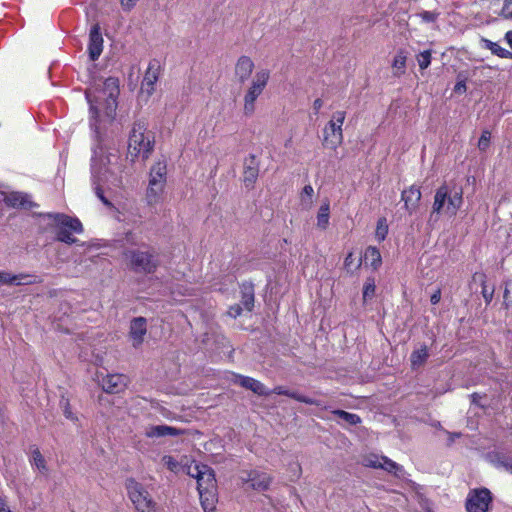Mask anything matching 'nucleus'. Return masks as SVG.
Listing matches in <instances>:
<instances>
[{
	"label": "nucleus",
	"mask_w": 512,
	"mask_h": 512,
	"mask_svg": "<svg viewBox=\"0 0 512 512\" xmlns=\"http://www.w3.org/2000/svg\"><path fill=\"white\" fill-rule=\"evenodd\" d=\"M376 285L374 278H367L363 286V300L372 299L375 295Z\"/></svg>",
	"instance_id": "obj_40"
},
{
	"label": "nucleus",
	"mask_w": 512,
	"mask_h": 512,
	"mask_svg": "<svg viewBox=\"0 0 512 512\" xmlns=\"http://www.w3.org/2000/svg\"><path fill=\"white\" fill-rule=\"evenodd\" d=\"M288 389H286L285 387L283 386H277L275 387L273 390H270V394L274 393V394H277V395H285V396H288Z\"/></svg>",
	"instance_id": "obj_53"
},
{
	"label": "nucleus",
	"mask_w": 512,
	"mask_h": 512,
	"mask_svg": "<svg viewBox=\"0 0 512 512\" xmlns=\"http://www.w3.org/2000/svg\"><path fill=\"white\" fill-rule=\"evenodd\" d=\"M254 69V62L248 56H241L235 65V76L240 83L247 81Z\"/></svg>",
	"instance_id": "obj_19"
},
{
	"label": "nucleus",
	"mask_w": 512,
	"mask_h": 512,
	"mask_svg": "<svg viewBox=\"0 0 512 512\" xmlns=\"http://www.w3.org/2000/svg\"><path fill=\"white\" fill-rule=\"evenodd\" d=\"M232 381L235 384H239L241 387L251 390L253 393L259 396H268L270 395V390L265 387L260 381L240 374H233Z\"/></svg>",
	"instance_id": "obj_13"
},
{
	"label": "nucleus",
	"mask_w": 512,
	"mask_h": 512,
	"mask_svg": "<svg viewBox=\"0 0 512 512\" xmlns=\"http://www.w3.org/2000/svg\"><path fill=\"white\" fill-rule=\"evenodd\" d=\"M241 306L247 311H252L254 306V290L252 285H243Z\"/></svg>",
	"instance_id": "obj_34"
},
{
	"label": "nucleus",
	"mask_w": 512,
	"mask_h": 512,
	"mask_svg": "<svg viewBox=\"0 0 512 512\" xmlns=\"http://www.w3.org/2000/svg\"><path fill=\"white\" fill-rule=\"evenodd\" d=\"M332 413L349 425H357L361 422L360 416L355 413H350L339 409L333 410Z\"/></svg>",
	"instance_id": "obj_39"
},
{
	"label": "nucleus",
	"mask_w": 512,
	"mask_h": 512,
	"mask_svg": "<svg viewBox=\"0 0 512 512\" xmlns=\"http://www.w3.org/2000/svg\"><path fill=\"white\" fill-rule=\"evenodd\" d=\"M125 487L128 496L138 512H157V504L144 486L136 480L129 478Z\"/></svg>",
	"instance_id": "obj_7"
},
{
	"label": "nucleus",
	"mask_w": 512,
	"mask_h": 512,
	"mask_svg": "<svg viewBox=\"0 0 512 512\" xmlns=\"http://www.w3.org/2000/svg\"><path fill=\"white\" fill-rule=\"evenodd\" d=\"M313 195V187L310 184L305 185L300 195L301 206L303 209H309L312 206Z\"/></svg>",
	"instance_id": "obj_38"
},
{
	"label": "nucleus",
	"mask_w": 512,
	"mask_h": 512,
	"mask_svg": "<svg viewBox=\"0 0 512 512\" xmlns=\"http://www.w3.org/2000/svg\"><path fill=\"white\" fill-rule=\"evenodd\" d=\"M429 357L428 348L426 345H422L419 349L414 350L411 353L410 360L413 368L420 367L423 365Z\"/></svg>",
	"instance_id": "obj_31"
},
{
	"label": "nucleus",
	"mask_w": 512,
	"mask_h": 512,
	"mask_svg": "<svg viewBox=\"0 0 512 512\" xmlns=\"http://www.w3.org/2000/svg\"><path fill=\"white\" fill-rule=\"evenodd\" d=\"M103 36L98 23L91 26L89 31L88 55L91 61H96L103 52Z\"/></svg>",
	"instance_id": "obj_12"
},
{
	"label": "nucleus",
	"mask_w": 512,
	"mask_h": 512,
	"mask_svg": "<svg viewBox=\"0 0 512 512\" xmlns=\"http://www.w3.org/2000/svg\"><path fill=\"white\" fill-rule=\"evenodd\" d=\"M463 204L461 188H451L443 184L435 192L430 219L438 220L439 215L455 216Z\"/></svg>",
	"instance_id": "obj_3"
},
{
	"label": "nucleus",
	"mask_w": 512,
	"mask_h": 512,
	"mask_svg": "<svg viewBox=\"0 0 512 512\" xmlns=\"http://www.w3.org/2000/svg\"><path fill=\"white\" fill-rule=\"evenodd\" d=\"M492 494L487 488L472 489L466 498L467 512H488Z\"/></svg>",
	"instance_id": "obj_9"
},
{
	"label": "nucleus",
	"mask_w": 512,
	"mask_h": 512,
	"mask_svg": "<svg viewBox=\"0 0 512 512\" xmlns=\"http://www.w3.org/2000/svg\"><path fill=\"white\" fill-rule=\"evenodd\" d=\"M30 463L33 467L37 468L40 472L46 473L47 472V466L46 461L41 454L39 448L34 447L31 450V456H30Z\"/></svg>",
	"instance_id": "obj_35"
},
{
	"label": "nucleus",
	"mask_w": 512,
	"mask_h": 512,
	"mask_svg": "<svg viewBox=\"0 0 512 512\" xmlns=\"http://www.w3.org/2000/svg\"><path fill=\"white\" fill-rule=\"evenodd\" d=\"M92 152V185L99 200L110 208L112 203L105 196V190L112 193L122 186L123 165L116 150L105 151L101 145H97Z\"/></svg>",
	"instance_id": "obj_1"
},
{
	"label": "nucleus",
	"mask_w": 512,
	"mask_h": 512,
	"mask_svg": "<svg viewBox=\"0 0 512 512\" xmlns=\"http://www.w3.org/2000/svg\"><path fill=\"white\" fill-rule=\"evenodd\" d=\"M179 434L180 431L177 428L168 425L150 426L145 431V435L149 438L178 436Z\"/></svg>",
	"instance_id": "obj_25"
},
{
	"label": "nucleus",
	"mask_w": 512,
	"mask_h": 512,
	"mask_svg": "<svg viewBox=\"0 0 512 512\" xmlns=\"http://www.w3.org/2000/svg\"><path fill=\"white\" fill-rule=\"evenodd\" d=\"M146 332L147 323L144 317H136L131 321L130 337L134 347H138L143 343Z\"/></svg>",
	"instance_id": "obj_18"
},
{
	"label": "nucleus",
	"mask_w": 512,
	"mask_h": 512,
	"mask_svg": "<svg viewBox=\"0 0 512 512\" xmlns=\"http://www.w3.org/2000/svg\"><path fill=\"white\" fill-rule=\"evenodd\" d=\"M200 502L205 512H213L218 501L217 487L198 490Z\"/></svg>",
	"instance_id": "obj_21"
},
{
	"label": "nucleus",
	"mask_w": 512,
	"mask_h": 512,
	"mask_svg": "<svg viewBox=\"0 0 512 512\" xmlns=\"http://www.w3.org/2000/svg\"><path fill=\"white\" fill-rule=\"evenodd\" d=\"M41 282H42V279L37 275L20 273V274L12 275V280H11L10 284H15V285L19 286V285L38 284Z\"/></svg>",
	"instance_id": "obj_33"
},
{
	"label": "nucleus",
	"mask_w": 512,
	"mask_h": 512,
	"mask_svg": "<svg viewBox=\"0 0 512 512\" xmlns=\"http://www.w3.org/2000/svg\"><path fill=\"white\" fill-rule=\"evenodd\" d=\"M365 264L377 269L382 262L380 251L376 247H368L365 251Z\"/></svg>",
	"instance_id": "obj_32"
},
{
	"label": "nucleus",
	"mask_w": 512,
	"mask_h": 512,
	"mask_svg": "<svg viewBox=\"0 0 512 512\" xmlns=\"http://www.w3.org/2000/svg\"><path fill=\"white\" fill-rule=\"evenodd\" d=\"M162 461L167 469L174 473H178L182 468H184L181 463H179L174 457L170 455H165L162 458Z\"/></svg>",
	"instance_id": "obj_42"
},
{
	"label": "nucleus",
	"mask_w": 512,
	"mask_h": 512,
	"mask_svg": "<svg viewBox=\"0 0 512 512\" xmlns=\"http://www.w3.org/2000/svg\"><path fill=\"white\" fill-rule=\"evenodd\" d=\"M165 186L159 185V182H148L145 199L149 206H155L162 201Z\"/></svg>",
	"instance_id": "obj_24"
},
{
	"label": "nucleus",
	"mask_w": 512,
	"mask_h": 512,
	"mask_svg": "<svg viewBox=\"0 0 512 512\" xmlns=\"http://www.w3.org/2000/svg\"><path fill=\"white\" fill-rule=\"evenodd\" d=\"M504 305L506 308H509L512 305L511 300L509 299V289L506 287L504 290Z\"/></svg>",
	"instance_id": "obj_55"
},
{
	"label": "nucleus",
	"mask_w": 512,
	"mask_h": 512,
	"mask_svg": "<svg viewBox=\"0 0 512 512\" xmlns=\"http://www.w3.org/2000/svg\"><path fill=\"white\" fill-rule=\"evenodd\" d=\"M363 465L369 468H381L396 476H400L403 473L401 465L383 455L368 454L363 458Z\"/></svg>",
	"instance_id": "obj_11"
},
{
	"label": "nucleus",
	"mask_w": 512,
	"mask_h": 512,
	"mask_svg": "<svg viewBox=\"0 0 512 512\" xmlns=\"http://www.w3.org/2000/svg\"><path fill=\"white\" fill-rule=\"evenodd\" d=\"M160 66L157 61H151L141 83V91L150 96L155 89V84L159 78Z\"/></svg>",
	"instance_id": "obj_14"
},
{
	"label": "nucleus",
	"mask_w": 512,
	"mask_h": 512,
	"mask_svg": "<svg viewBox=\"0 0 512 512\" xmlns=\"http://www.w3.org/2000/svg\"><path fill=\"white\" fill-rule=\"evenodd\" d=\"M242 479L244 482L250 483L251 488L258 491L266 490L271 483V477L267 473L257 470L248 472L247 477H243Z\"/></svg>",
	"instance_id": "obj_16"
},
{
	"label": "nucleus",
	"mask_w": 512,
	"mask_h": 512,
	"mask_svg": "<svg viewBox=\"0 0 512 512\" xmlns=\"http://www.w3.org/2000/svg\"><path fill=\"white\" fill-rule=\"evenodd\" d=\"M242 312V306L241 304H236V305H233L229 308L228 310V315L230 317H233V318H236L238 317Z\"/></svg>",
	"instance_id": "obj_50"
},
{
	"label": "nucleus",
	"mask_w": 512,
	"mask_h": 512,
	"mask_svg": "<svg viewBox=\"0 0 512 512\" xmlns=\"http://www.w3.org/2000/svg\"><path fill=\"white\" fill-rule=\"evenodd\" d=\"M406 61H407L406 51L404 49H399L392 61V68H393L394 76L400 77L403 74H405Z\"/></svg>",
	"instance_id": "obj_28"
},
{
	"label": "nucleus",
	"mask_w": 512,
	"mask_h": 512,
	"mask_svg": "<svg viewBox=\"0 0 512 512\" xmlns=\"http://www.w3.org/2000/svg\"><path fill=\"white\" fill-rule=\"evenodd\" d=\"M139 0H120V5L124 11H131Z\"/></svg>",
	"instance_id": "obj_49"
},
{
	"label": "nucleus",
	"mask_w": 512,
	"mask_h": 512,
	"mask_svg": "<svg viewBox=\"0 0 512 512\" xmlns=\"http://www.w3.org/2000/svg\"><path fill=\"white\" fill-rule=\"evenodd\" d=\"M416 60L421 70L429 67L431 64V50H424L416 56Z\"/></svg>",
	"instance_id": "obj_43"
},
{
	"label": "nucleus",
	"mask_w": 512,
	"mask_h": 512,
	"mask_svg": "<svg viewBox=\"0 0 512 512\" xmlns=\"http://www.w3.org/2000/svg\"><path fill=\"white\" fill-rule=\"evenodd\" d=\"M330 206L328 202L323 203L317 214V226L326 229L329 224Z\"/></svg>",
	"instance_id": "obj_36"
},
{
	"label": "nucleus",
	"mask_w": 512,
	"mask_h": 512,
	"mask_svg": "<svg viewBox=\"0 0 512 512\" xmlns=\"http://www.w3.org/2000/svg\"><path fill=\"white\" fill-rule=\"evenodd\" d=\"M491 134L488 130H484L478 141V148L481 151H486L490 145Z\"/></svg>",
	"instance_id": "obj_45"
},
{
	"label": "nucleus",
	"mask_w": 512,
	"mask_h": 512,
	"mask_svg": "<svg viewBox=\"0 0 512 512\" xmlns=\"http://www.w3.org/2000/svg\"><path fill=\"white\" fill-rule=\"evenodd\" d=\"M130 264L134 271L142 273H153L158 262L155 255L149 252L133 250L129 252Z\"/></svg>",
	"instance_id": "obj_10"
},
{
	"label": "nucleus",
	"mask_w": 512,
	"mask_h": 512,
	"mask_svg": "<svg viewBox=\"0 0 512 512\" xmlns=\"http://www.w3.org/2000/svg\"><path fill=\"white\" fill-rule=\"evenodd\" d=\"M500 16H502L504 19L512 20V0L503 1Z\"/></svg>",
	"instance_id": "obj_46"
},
{
	"label": "nucleus",
	"mask_w": 512,
	"mask_h": 512,
	"mask_svg": "<svg viewBox=\"0 0 512 512\" xmlns=\"http://www.w3.org/2000/svg\"><path fill=\"white\" fill-rule=\"evenodd\" d=\"M418 16L422 19V21L426 23H432L437 20L439 13L435 11H422L418 14Z\"/></svg>",
	"instance_id": "obj_48"
},
{
	"label": "nucleus",
	"mask_w": 512,
	"mask_h": 512,
	"mask_svg": "<svg viewBox=\"0 0 512 512\" xmlns=\"http://www.w3.org/2000/svg\"><path fill=\"white\" fill-rule=\"evenodd\" d=\"M119 84L118 78L108 77L102 84L95 82L85 91V98L89 104L90 127L97 136L101 118L112 121L116 115Z\"/></svg>",
	"instance_id": "obj_2"
},
{
	"label": "nucleus",
	"mask_w": 512,
	"mask_h": 512,
	"mask_svg": "<svg viewBox=\"0 0 512 512\" xmlns=\"http://www.w3.org/2000/svg\"><path fill=\"white\" fill-rule=\"evenodd\" d=\"M505 40L507 41V43L509 44V46L512 48V31H508V32L505 34Z\"/></svg>",
	"instance_id": "obj_57"
},
{
	"label": "nucleus",
	"mask_w": 512,
	"mask_h": 512,
	"mask_svg": "<svg viewBox=\"0 0 512 512\" xmlns=\"http://www.w3.org/2000/svg\"><path fill=\"white\" fill-rule=\"evenodd\" d=\"M127 242H130V243H132V244H136L135 242H133V241L130 239L129 235H127Z\"/></svg>",
	"instance_id": "obj_59"
},
{
	"label": "nucleus",
	"mask_w": 512,
	"mask_h": 512,
	"mask_svg": "<svg viewBox=\"0 0 512 512\" xmlns=\"http://www.w3.org/2000/svg\"><path fill=\"white\" fill-rule=\"evenodd\" d=\"M4 196V202L14 208H26L31 206V201L27 194L21 192H11L9 194H2Z\"/></svg>",
	"instance_id": "obj_26"
},
{
	"label": "nucleus",
	"mask_w": 512,
	"mask_h": 512,
	"mask_svg": "<svg viewBox=\"0 0 512 512\" xmlns=\"http://www.w3.org/2000/svg\"><path fill=\"white\" fill-rule=\"evenodd\" d=\"M352 264H353V253H349L344 260V265H345V267L349 268Z\"/></svg>",
	"instance_id": "obj_56"
},
{
	"label": "nucleus",
	"mask_w": 512,
	"mask_h": 512,
	"mask_svg": "<svg viewBox=\"0 0 512 512\" xmlns=\"http://www.w3.org/2000/svg\"><path fill=\"white\" fill-rule=\"evenodd\" d=\"M473 280L474 281H479L480 285H481V294L485 300V303L487 305H489L493 299V296H494V288H491V289H488L487 285H486V281H487V276L486 274L484 273H479V272H476L474 275H473Z\"/></svg>",
	"instance_id": "obj_29"
},
{
	"label": "nucleus",
	"mask_w": 512,
	"mask_h": 512,
	"mask_svg": "<svg viewBox=\"0 0 512 512\" xmlns=\"http://www.w3.org/2000/svg\"><path fill=\"white\" fill-rule=\"evenodd\" d=\"M203 465L204 464L193 462L190 465H185L184 468H182V470H185L189 476L197 479L198 476L202 474Z\"/></svg>",
	"instance_id": "obj_44"
},
{
	"label": "nucleus",
	"mask_w": 512,
	"mask_h": 512,
	"mask_svg": "<svg viewBox=\"0 0 512 512\" xmlns=\"http://www.w3.org/2000/svg\"><path fill=\"white\" fill-rule=\"evenodd\" d=\"M401 199L404 201L405 209L411 215L421 200V191L415 185L409 187V189L404 190L401 194Z\"/></svg>",
	"instance_id": "obj_20"
},
{
	"label": "nucleus",
	"mask_w": 512,
	"mask_h": 512,
	"mask_svg": "<svg viewBox=\"0 0 512 512\" xmlns=\"http://www.w3.org/2000/svg\"><path fill=\"white\" fill-rule=\"evenodd\" d=\"M102 388L107 393H119L127 385V377L123 374H108L101 381Z\"/></svg>",
	"instance_id": "obj_15"
},
{
	"label": "nucleus",
	"mask_w": 512,
	"mask_h": 512,
	"mask_svg": "<svg viewBox=\"0 0 512 512\" xmlns=\"http://www.w3.org/2000/svg\"><path fill=\"white\" fill-rule=\"evenodd\" d=\"M61 407L63 408L64 416L67 419L74 421V422L78 420L77 416L72 412L68 400H64V399L61 400Z\"/></svg>",
	"instance_id": "obj_47"
},
{
	"label": "nucleus",
	"mask_w": 512,
	"mask_h": 512,
	"mask_svg": "<svg viewBox=\"0 0 512 512\" xmlns=\"http://www.w3.org/2000/svg\"><path fill=\"white\" fill-rule=\"evenodd\" d=\"M154 147V137L147 131L144 121H136L129 134L127 158L133 162L137 158L146 160Z\"/></svg>",
	"instance_id": "obj_4"
},
{
	"label": "nucleus",
	"mask_w": 512,
	"mask_h": 512,
	"mask_svg": "<svg viewBox=\"0 0 512 512\" xmlns=\"http://www.w3.org/2000/svg\"><path fill=\"white\" fill-rule=\"evenodd\" d=\"M167 179V164L164 160H159L155 162L150 168L149 172V182L155 181L159 182V185H166Z\"/></svg>",
	"instance_id": "obj_22"
},
{
	"label": "nucleus",
	"mask_w": 512,
	"mask_h": 512,
	"mask_svg": "<svg viewBox=\"0 0 512 512\" xmlns=\"http://www.w3.org/2000/svg\"><path fill=\"white\" fill-rule=\"evenodd\" d=\"M269 79L270 71L268 69H260L253 76L243 99V112L246 116H251L255 112L256 100L263 93Z\"/></svg>",
	"instance_id": "obj_6"
},
{
	"label": "nucleus",
	"mask_w": 512,
	"mask_h": 512,
	"mask_svg": "<svg viewBox=\"0 0 512 512\" xmlns=\"http://www.w3.org/2000/svg\"><path fill=\"white\" fill-rule=\"evenodd\" d=\"M440 299H441V290L438 289L436 290L430 297V302L431 304L433 305H436L440 302Z\"/></svg>",
	"instance_id": "obj_54"
},
{
	"label": "nucleus",
	"mask_w": 512,
	"mask_h": 512,
	"mask_svg": "<svg viewBox=\"0 0 512 512\" xmlns=\"http://www.w3.org/2000/svg\"><path fill=\"white\" fill-rule=\"evenodd\" d=\"M289 398H292L298 402H301V403H305V404H309V405H315V406H318V407H322V408H326V406L323 405L322 401L320 400H317V399H314V398H311V397H308V396H305V395H302L296 391H288V396Z\"/></svg>",
	"instance_id": "obj_37"
},
{
	"label": "nucleus",
	"mask_w": 512,
	"mask_h": 512,
	"mask_svg": "<svg viewBox=\"0 0 512 512\" xmlns=\"http://www.w3.org/2000/svg\"><path fill=\"white\" fill-rule=\"evenodd\" d=\"M12 280V274L8 272H0V286L10 284Z\"/></svg>",
	"instance_id": "obj_51"
},
{
	"label": "nucleus",
	"mask_w": 512,
	"mask_h": 512,
	"mask_svg": "<svg viewBox=\"0 0 512 512\" xmlns=\"http://www.w3.org/2000/svg\"><path fill=\"white\" fill-rule=\"evenodd\" d=\"M346 113L344 111H336L333 113L331 120L327 123L323 130V144L331 149H336L343 141L342 126L345 121Z\"/></svg>",
	"instance_id": "obj_8"
},
{
	"label": "nucleus",
	"mask_w": 512,
	"mask_h": 512,
	"mask_svg": "<svg viewBox=\"0 0 512 512\" xmlns=\"http://www.w3.org/2000/svg\"><path fill=\"white\" fill-rule=\"evenodd\" d=\"M454 91L459 94L466 92L465 81H458L454 86Z\"/></svg>",
	"instance_id": "obj_52"
},
{
	"label": "nucleus",
	"mask_w": 512,
	"mask_h": 512,
	"mask_svg": "<svg viewBox=\"0 0 512 512\" xmlns=\"http://www.w3.org/2000/svg\"><path fill=\"white\" fill-rule=\"evenodd\" d=\"M47 217L53 219L56 226V239L66 244H74L77 239L72 233L81 234L83 226L79 219L70 217L63 213H48Z\"/></svg>",
	"instance_id": "obj_5"
},
{
	"label": "nucleus",
	"mask_w": 512,
	"mask_h": 512,
	"mask_svg": "<svg viewBox=\"0 0 512 512\" xmlns=\"http://www.w3.org/2000/svg\"><path fill=\"white\" fill-rule=\"evenodd\" d=\"M259 164L254 155H249L244 161L243 182L246 187H252L258 178Z\"/></svg>",
	"instance_id": "obj_17"
},
{
	"label": "nucleus",
	"mask_w": 512,
	"mask_h": 512,
	"mask_svg": "<svg viewBox=\"0 0 512 512\" xmlns=\"http://www.w3.org/2000/svg\"><path fill=\"white\" fill-rule=\"evenodd\" d=\"M322 104V100L318 98L314 101L313 107L316 111H318L322 107Z\"/></svg>",
	"instance_id": "obj_58"
},
{
	"label": "nucleus",
	"mask_w": 512,
	"mask_h": 512,
	"mask_svg": "<svg viewBox=\"0 0 512 512\" xmlns=\"http://www.w3.org/2000/svg\"><path fill=\"white\" fill-rule=\"evenodd\" d=\"M387 234H388V225L386 223V219L380 218L377 222L375 237L379 242H381L386 238Z\"/></svg>",
	"instance_id": "obj_41"
},
{
	"label": "nucleus",
	"mask_w": 512,
	"mask_h": 512,
	"mask_svg": "<svg viewBox=\"0 0 512 512\" xmlns=\"http://www.w3.org/2000/svg\"><path fill=\"white\" fill-rule=\"evenodd\" d=\"M482 45L484 48L490 50L494 55L501 57V58H512V52L508 51L507 49L501 47L498 43L493 42L491 40L483 38L481 40Z\"/></svg>",
	"instance_id": "obj_30"
},
{
	"label": "nucleus",
	"mask_w": 512,
	"mask_h": 512,
	"mask_svg": "<svg viewBox=\"0 0 512 512\" xmlns=\"http://www.w3.org/2000/svg\"><path fill=\"white\" fill-rule=\"evenodd\" d=\"M491 463L512 474V454L505 452H495L489 455Z\"/></svg>",
	"instance_id": "obj_27"
},
{
	"label": "nucleus",
	"mask_w": 512,
	"mask_h": 512,
	"mask_svg": "<svg viewBox=\"0 0 512 512\" xmlns=\"http://www.w3.org/2000/svg\"><path fill=\"white\" fill-rule=\"evenodd\" d=\"M196 480L197 490L217 487L214 470L208 465H203L202 474H200Z\"/></svg>",
	"instance_id": "obj_23"
}]
</instances>
